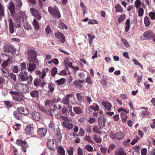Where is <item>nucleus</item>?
Masks as SVG:
<instances>
[{
	"instance_id": "obj_1",
	"label": "nucleus",
	"mask_w": 155,
	"mask_h": 155,
	"mask_svg": "<svg viewBox=\"0 0 155 155\" xmlns=\"http://www.w3.org/2000/svg\"><path fill=\"white\" fill-rule=\"evenodd\" d=\"M49 13L54 18L59 19L61 18V14L58 8L55 6H49L48 8Z\"/></svg>"
},
{
	"instance_id": "obj_2",
	"label": "nucleus",
	"mask_w": 155,
	"mask_h": 155,
	"mask_svg": "<svg viewBox=\"0 0 155 155\" xmlns=\"http://www.w3.org/2000/svg\"><path fill=\"white\" fill-rule=\"evenodd\" d=\"M28 60L30 62L36 63L37 60L36 59V53L33 50H30L28 51L27 54Z\"/></svg>"
},
{
	"instance_id": "obj_3",
	"label": "nucleus",
	"mask_w": 155,
	"mask_h": 155,
	"mask_svg": "<svg viewBox=\"0 0 155 155\" xmlns=\"http://www.w3.org/2000/svg\"><path fill=\"white\" fill-rule=\"evenodd\" d=\"M30 11L31 14L38 20L40 19L41 18V15L40 12L34 8H31Z\"/></svg>"
},
{
	"instance_id": "obj_4",
	"label": "nucleus",
	"mask_w": 155,
	"mask_h": 155,
	"mask_svg": "<svg viewBox=\"0 0 155 155\" xmlns=\"http://www.w3.org/2000/svg\"><path fill=\"white\" fill-rule=\"evenodd\" d=\"M18 80L19 81L23 82L27 81L29 79L28 73L25 72H21L18 75Z\"/></svg>"
},
{
	"instance_id": "obj_5",
	"label": "nucleus",
	"mask_w": 155,
	"mask_h": 155,
	"mask_svg": "<svg viewBox=\"0 0 155 155\" xmlns=\"http://www.w3.org/2000/svg\"><path fill=\"white\" fill-rule=\"evenodd\" d=\"M47 144L48 148L51 150H55L57 149V147L55 145L54 141L53 139H48L47 140Z\"/></svg>"
},
{
	"instance_id": "obj_6",
	"label": "nucleus",
	"mask_w": 155,
	"mask_h": 155,
	"mask_svg": "<svg viewBox=\"0 0 155 155\" xmlns=\"http://www.w3.org/2000/svg\"><path fill=\"white\" fill-rule=\"evenodd\" d=\"M8 8L11 13V15L12 16H13L15 12V9L16 8L14 2H13L12 1H11L9 3Z\"/></svg>"
},
{
	"instance_id": "obj_7",
	"label": "nucleus",
	"mask_w": 155,
	"mask_h": 155,
	"mask_svg": "<svg viewBox=\"0 0 155 155\" xmlns=\"http://www.w3.org/2000/svg\"><path fill=\"white\" fill-rule=\"evenodd\" d=\"M18 19L21 20L22 21H25L26 20V16L24 12L20 11L17 14Z\"/></svg>"
},
{
	"instance_id": "obj_8",
	"label": "nucleus",
	"mask_w": 155,
	"mask_h": 155,
	"mask_svg": "<svg viewBox=\"0 0 155 155\" xmlns=\"http://www.w3.org/2000/svg\"><path fill=\"white\" fill-rule=\"evenodd\" d=\"M4 55L7 56L8 58V59L6 61H4L2 64V67L5 68L12 62V59L13 58L12 57L9 55H8L6 54H5Z\"/></svg>"
},
{
	"instance_id": "obj_9",
	"label": "nucleus",
	"mask_w": 155,
	"mask_h": 155,
	"mask_svg": "<svg viewBox=\"0 0 155 155\" xmlns=\"http://www.w3.org/2000/svg\"><path fill=\"white\" fill-rule=\"evenodd\" d=\"M99 126L100 129H102L105 126V121L104 117L101 115L98 119Z\"/></svg>"
},
{
	"instance_id": "obj_10",
	"label": "nucleus",
	"mask_w": 155,
	"mask_h": 155,
	"mask_svg": "<svg viewBox=\"0 0 155 155\" xmlns=\"http://www.w3.org/2000/svg\"><path fill=\"white\" fill-rule=\"evenodd\" d=\"M56 37L62 43H64L65 41V37L63 34L59 32H57L55 34Z\"/></svg>"
},
{
	"instance_id": "obj_11",
	"label": "nucleus",
	"mask_w": 155,
	"mask_h": 155,
	"mask_svg": "<svg viewBox=\"0 0 155 155\" xmlns=\"http://www.w3.org/2000/svg\"><path fill=\"white\" fill-rule=\"evenodd\" d=\"M9 22V30L10 34L13 33L15 31V28L14 26L13 22L12 19L9 18L8 20Z\"/></svg>"
},
{
	"instance_id": "obj_12",
	"label": "nucleus",
	"mask_w": 155,
	"mask_h": 155,
	"mask_svg": "<svg viewBox=\"0 0 155 155\" xmlns=\"http://www.w3.org/2000/svg\"><path fill=\"white\" fill-rule=\"evenodd\" d=\"M102 103L106 109L108 111H110L112 107L111 104L107 101H103Z\"/></svg>"
},
{
	"instance_id": "obj_13",
	"label": "nucleus",
	"mask_w": 155,
	"mask_h": 155,
	"mask_svg": "<svg viewBox=\"0 0 155 155\" xmlns=\"http://www.w3.org/2000/svg\"><path fill=\"white\" fill-rule=\"evenodd\" d=\"M73 94H71L67 95L65 98L62 100V103L66 105H68L69 104L70 98L72 96Z\"/></svg>"
},
{
	"instance_id": "obj_14",
	"label": "nucleus",
	"mask_w": 155,
	"mask_h": 155,
	"mask_svg": "<svg viewBox=\"0 0 155 155\" xmlns=\"http://www.w3.org/2000/svg\"><path fill=\"white\" fill-rule=\"evenodd\" d=\"M32 117L33 119L37 121L40 120L41 115L40 113L37 111H33L32 113Z\"/></svg>"
},
{
	"instance_id": "obj_15",
	"label": "nucleus",
	"mask_w": 155,
	"mask_h": 155,
	"mask_svg": "<svg viewBox=\"0 0 155 155\" xmlns=\"http://www.w3.org/2000/svg\"><path fill=\"white\" fill-rule=\"evenodd\" d=\"M124 136V133L121 132L119 131L113 135L112 137L113 138L118 140L123 138Z\"/></svg>"
},
{
	"instance_id": "obj_16",
	"label": "nucleus",
	"mask_w": 155,
	"mask_h": 155,
	"mask_svg": "<svg viewBox=\"0 0 155 155\" xmlns=\"http://www.w3.org/2000/svg\"><path fill=\"white\" fill-rule=\"evenodd\" d=\"M153 33L152 31L148 30L144 33L143 36L146 38L150 39L152 38Z\"/></svg>"
},
{
	"instance_id": "obj_17",
	"label": "nucleus",
	"mask_w": 155,
	"mask_h": 155,
	"mask_svg": "<svg viewBox=\"0 0 155 155\" xmlns=\"http://www.w3.org/2000/svg\"><path fill=\"white\" fill-rule=\"evenodd\" d=\"M34 130L33 125L32 124H29L26 126L25 129V131L28 134H30L33 133Z\"/></svg>"
},
{
	"instance_id": "obj_18",
	"label": "nucleus",
	"mask_w": 155,
	"mask_h": 155,
	"mask_svg": "<svg viewBox=\"0 0 155 155\" xmlns=\"http://www.w3.org/2000/svg\"><path fill=\"white\" fill-rule=\"evenodd\" d=\"M17 109L20 112H21L23 115H28L29 114V112L28 109L26 108H24L23 107H18Z\"/></svg>"
},
{
	"instance_id": "obj_19",
	"label": "nucleus",
	"mask_w": 155,
	"mask_h": 155,
	"mask_svg": "<svg viewBox=\"0 0 155 155\" xmlns=\"http://www.w3.org/2000/svg\"><path fill=\"white\" fill-rule=\"evenodd\" d=\"M47 132V129L45 128H39L38 130V134L41 137L44 136Z\"/></svg>"
},
{
	"instance_id": "obj_20",
	"label": "nucleus",
	"mask_w": 155,
	"mask_h": 155,
	"mask_svg": "<svg viewBox=\"0 0 155 155\" xmlns=\"http://www.w3.org/2000/svg\"><path fill=\"white\" fill-rule=\"evenodd\" d=\"M20 92L23 93H26L29 91V87L27 84H22Z\"/></svg>"
},
{
	"instance_id": "obj_21",
	"label": "nucleus",
	"mask_w": 155,
	"mask_h": 155,
	"mask_svg": "<svg viewBox=\"0 0 155 155\" xmlns=\"http://www.w3.org/2000/svg\"><path fill=\"white\" fill-rule=\"evenodd\" d=\"M0 72L3 77L8 78L9 74L7 70L5 68H1L0 69Z\"/></svg>"
},
{
	"instance_id": "obj_22",
	"label": "nucleus",
	"mask_w": 155,
	"mask_h": 155,
	"mask_svg": "<svg viewBox=\"0 0 155 155\" xmlns=\"http://www.w3.org/2000/svg\"><path fill=\"white\" fill-rule=\"evenodd\" d=\"M14 3L17 9L20 8L22 5V2L21 0H14Z\"/></svg>"
},
{
	"instance_id": "obj_23",
	"label": "nucleus",
	"mask_w": 155,
	"mask_h": 155,
	"mask_svg": "<svg viewBox=\"0 0 155 155\" xmlns=\"http://www.w3.org/2000/svg\"><path fill=\"white\" fill-rule=\"evenodd\" d=\"M11 45L7 43H5L3 47V51L5 53H9Z\"/></svg>"
},
{
	"instance_id": "obj_24",
	"label": "nucleus",
	"mask_w": 155,
	"mask_h": 155,
	"mask_svg": "<svg viewBox=\"0 0 155 155\" xmlns=\"http://www.w3.org/2000/svg\"><path fill=\"white\" fill-rule=\"evenodd\" d=\"M16 143L18 145L24 147L25 148L28 147V144L25 141H22L18 140L16 141Z\"/></svg>"
},
{
	"instance_id": "obj_25",
	"label": "nucleus",
	"mask_w": 155,
	"mask_h": 155,
	"mask_svg": "<svg viewBox=\"0 0 155 155\" xmlns=\"http://www.w3.org/2000/svg\"><path fill=\"white\" fill-rule=\"evenodd\" d=\"M115 153L117 155H127V153L124 152L122 148L118 149L115 152Z\"/></svg>"
},
{
	"instance_id": "obj_26",
	"label": "nucleus",
	"mask_w": 155,
	"mask_h": 155,
	"mask_svg": "<svg viewBox=\"0 0 155 155\" xmlns=\"http://www.w3.org/2000/svg\"><path fill=\"white\" fill-rule=\"evenodd\" d=\"M40 91L38 90H34L30 92V95L32 97H36L39 96Z\"/></svg>"
},
{
	"instance_id": "obj_27",
	"label": "nucleus",
	"mask_w": 155,
	"mask_h": 155,
	"mask_svg": "<svg viewBox=\"0 0 155 155\" xmlns=\"http://www.w3.org/2000/svg\"><path fill=\"white\" fill-rule=\"evenodd\" d=\"M49 71V69L48 68H45L42 70V72H41V74L39 75V77L41 79L44 78L46 75V73Z\"/></svg>"
},
{
	"instance_id": "obj_28",
	"label": "nucleus",
	"mask_w": 155,
	"mask_h": 155,
	"mask_svg": "<svg viewBox=\"0 0 155 155\" xmlns=\"http://www.w3.org/2000/svg\"><path fill=\"white\" fill-rule=\"evenodd\" d=\"M34 85L35 87H37L40 86V85L41 86L43 87L44 84H43L42 83H41L40 79L36 78L34 80Z\"/></svg>"
},
{
	"instance_id": "obj_29",
	"label": "nucleus",
	"mask_w": 155,
	"mask_h": 155,
	"mask_svg": "<svg viewBox=\"0 0 155 155\" xmlns=\"http://www.w3.org/2000/svg\"><path fill=\"white\" fill-rule=\"evenodd\" d=\"M115 10L116 12H123V9L119 3H117L115 6Z\"/></svg>"
},
{
	"instance_id": "obj_30",
	"label": "nucleus",
	"mask_w": 155,
	"mask_h": 155,
	"mask_svg": "<svg viewBox=\"0 0 155 155\" xmlns=\"http://www.w3.org/2000/svg\"><path fill=\"white\" fill-rule=\"evenodd\" d=\"M57 133L56 135L55 136V139H56L58 141L60 142L61 139V135L60 133V129L59 128H57Z\"/></svg>"
},
{
	"instance_id": "obj_31",
	"label": "nucleus",
	"mask_w": 155,
	"mask_h": 155,
	"mask_svg": "<svg viewBox=\"0 0 155 155\" xmlns=\"http://www.w3.org/2000/svg\"><path fill=\"white\" fill-rule=\"evenodd\" d=\"M63 125L65 128L68 130H70L73 127V124L71 123H68L66 122L63 121Z\"/></svg>"
},
{
	"instance_id": "obj_32",
	"label": "nucleus",
	"mask_w": 155,
	"mask_h": 155,
	"mask_svg": "<svg viewBox=\"0 0 155 155\" xmlns=\"http://www.w3.org/2000/svg\"><path fill=\"white\" fill-rule=\"evenodd\" d=\"M73 110L74 112L77 114H80L82 113V110L79 107H74Z\"/></svg>"
},
{
	"instance_id": "obj_33",
	"label": "nucleus",
	"mask_w": 155,
	"mask_h": 155,
	"mask_svg": "<svg viewBox=\"0 0 155 155\" xmlns=\"http://www.w3.org/2000/svg\"><path fill=\"white\" fill-rule=\"evenodd\" d=\"M125 30L126 32H128L129 30L130 27V19H127L125 23Z\"/></svg>"
},
{
	"instance_id": "obj_34",
	"label": "nucleus",
	"mask_w": 155,
	"mask_h": 155,
	"mask_svg": "<svg viewBox=\"0 0 155 155\" xmlns=\"http://www.w3.org/2000/svg\"><path fill=\"white\" fill-rule=\"evenodd\" d=\"M71 110V107H65L64 108H62L61 110L62 113L63 114H67V113H68L69 111H70Z\"/></svg>"
},
{
	"instance_id": "obj_35",
	"label": "nucleus",
	"mask_w": 155,
	"mask_h": 155,
	"mask_svg": "<svg viewBox=\"0 0 155 155\" xmlns=\"http://www.w3.org/2000/svg\"><path fill=\"white\" fill-rule=\"evenodd\" d=\"M56 126V124L54 121L51 120L50 121L49 124L48 125L49 128H51L54 130L55 129Z\"/></svg>"
},
{
	"instance_id": "obj_36",
	"label": "nucleus",
	"mask_w": 155,
	"mask_h": 155,
	"mask_svg": "<svg viewBox=\"0 0 155 155\" xmlns=\"http://www.w3.org/2000/svg\"><path fill=\"white\" fill-rule=\"evenodd\" d=\"M33 24L35 30H38L39 29L40 27L38 22L35 19L33 20Z\"/></svg>"
},
{
	"instance_id": "obj_37",
	"label": "nucleus",
	"mask_w": 155,
	"mask_h": 155,
	"mask_svg": "<svg viewBox=\"0 0 155 155\" xmlns=\"http://www.w3.org/2000/svg\"><path fill=\"white\" fill-rule=\"evenodd\" d=\"M36 67L35 64L31 63L29 64L28 71H32L35 70Z\"/></svg>"
},
{
	"instance_id": "obj_38",
	"label": "nucleus",
	"mask_w": 155,
	"mask_h": 155,
	"mask_svg": "<svg viewBox=\"0 0 155 155\" xmlns=\"http://www.w3.org/2000/svg\"><path fill=\"white\" fill-rule=\"evenodd\" d=\"M138 16L139 17H141L143 16L144 14V10L143 8L140 7L138 8Z\"/></svg>"
},
{
	"instance_id": "obj_39",
	"label": "nucleus",
	"mask_w": 155,
	"mask_h": 155,
	"mask_svg": "<svg viewBox=\"0 0 155 155\" xmlns=\"http://www.w3.org/2000/svg\"><path fill=\"white\" fill-rule=\"evenodd\" d=\"M66 80L64 78H61V79L56 81V82L59 85H62L65 82Z\"/></svg>"
},
{
	"instance_id": "obj_40",
	"label": "nucleus",
	"mask_w": 155,
	"mask_h": 155,
	"mask_svg": "<svg viewBox=\"0 0 155 155\" xmlns=\"http://www.w3.org/2000/svg\"><path fill=\"white\" fill-rule=\"evenodd\" d=\"M21 21H22L21 20L16 18L15 23V26L17 28L21 27Z\"/></svg>"
},
{
	"instance_id": "obj_41",
	"label": "nucleus",
	"mask_w": 155,
	"mask_h": 155,
	"mask_svg": "<svg viewBox=\"0 0 155 155\" xmlns=\"http://www.w3.org/2000/svg\"><path fill=\"white\" fill-rule=\"evenodd\" d=\"M54 84L51 82L49 83L48 85V88L49 89V91L51 92L53 91L54 90Z\"/></svg>"
},
{
	"instance_id": "obj_42",
	"label": "nucleus",
	"mask_w": 155,
	"mask_h": 155,
	"mask_svg": "<svg viewBox=\"0 0 155 155\" xmlns=\"http://www.w3.org/2000/svg\"><path fill=\"white\" fill-rule=\"evenodd\" d=\"M90 107L92 110H93L94 111L98 110L99 109L98 105L95 103H94L91 106H90Z\"/></svg>"
},
{
	"instance_id": "obj_43",
	"label": "nucleus",
	"mask_w": 155,
	"mask_h": 155,
	"mask_svg": "<svg viewBox=\"0 0 155 155\" xmlns=\"http://www.w3.org/2000/svg\"><path fill=\"white\" fill-rule=\"evenodd\" d=\"M84 149L89 152H92L93 150V147L89 144L86 145L84 147Z\"/></svg>"
},
{
	"instance_id": "obj_44",
	"label": "nucleus",
	"mask_w": 155,
	"mask_h": 155,
	"mask_svg": "<svg viewBox=\"0 0 155 155\" xmlns=\"http://www.w3.org/2000/svg\"><path fill=\"white\" fill-rule=\"evenodd\" d=\"M58 151L59 153V155H65V151L62 146L59 147Z\"/></svg>"
},
{
	"instance_id": "obj_45",
	"label": "nucleus",
	"mask_w": 155,
	"mask_h": 155,
	"mask_svg": "<svg viewBox=\"0 0 155 155\" xmlns=\"http://www.w3.org/2000/svg\"><path fill=\"white\" fill-rule=\"evenodd\" d=\"M13 99L14 100L19 102L21 101L22 99L21 97L19 95V93L16 96H13Z\"/></svg>"
},
{
	"instance_id": "obj_46",
	"label": "nucleus",
	"mask_w": 155,
	"mask_h": 155,
	"mask_svg": "<svg viewBox=\"0 0 155 155\" xmlns=\"http://www.w3.org/2000/svg\"><path fill=\"white\" fill-rule=\"evenodd\" d=\"M73 84L76 87H79L81 88L82 87V85L80 82L78 80L75 81L73 82Z\"/></svg>"
},
{
	"instance_id": "obj_47",
	"label": "nucleus",
	"mask_w": 155,
	"mask_h": 155,
	"mask_svg": "<svg viewBox=\"0 0 155 155\" xmlns=\"http://www.w3.org/2000/svg\"><path fill=\"white\" fill-rule=\"evenodd\" d=\"M150 19L147 16H145L144 18V22L145 25L148 27L149 26L150 24V22L149 21Z\"/></svg>"
},
{
	"instance_id": "obj_48",
	"label": "nucleus",
	"mask_w": 155,
	"mask_h": 155,
	"mask_svg": "<svg viewBox=\"0 0 155 155\" xmlns=\"http://www.w3.org/2000/svg\"><path fill=\"white\" fill-rule=\"evenodd\" d=\"M94 139L95 141L97 143H100L101 142V139L100 137L96 135H94Z\"/></svg>"
},
{
	"instance_id": "obj_49",
	"label": "nucleus",
	"mask_w": 155,
	"mask_h": 155,
	"mask_svg": "<svg viewBox=\"0 0 155 155\" xmlns=\"http://www.w3.org/2000/svg\"><path fill=\"white\" fill-rule=\"evenodd\" d=\"M22 84L20 83H18L15 85V89L20 92Z\"/></svg>"
},
{
	"instance_id": "obj_50",
	"label": "nucleus",
	"mask_w": 155,
	"mask_h": 155,
	"mask_svg": "<svg viewBox=\"0 0 155 155\" xmlns=\"http://www.w3.org/2000/svg\"><path fill=\"white\" fill-rule=\"evenodd\" d=\"M132 61L135 64L139 66L142 69H143L142 65L137 60H136V59L134 58L133 59Z\"/></svg>"
},
{
	"instance_id": "obj_51",
	"label": "nucleus",
	"mask_w": 155,
	"mask_h": 155,
	"mask_svg": "<svg viewBox=\"0 0 155 155\" xmlns=\"http://www.w3.org/2000/svg\"><path fill=\"white\" fill-rule=\"evenodd\" d=\"M140 0H136L134 2L135 6L137 8H138L139 6L142 4Z\"/></svg>"
},
{
	"instance_id": "obj_52",
	"label": "nucleus",
	"mask_w": 155,
	"mask_h": 155,
	"mask_svg": "<svg viewBox=\"0 0 155 155\" xmlns=\"http://www.w3.org/2000/svg\"><path fill=\"white\" fill-rule=\"evenodd\" d=\"M76 96L78 100L81 102L83 101V97L80 93H77L76 94Z\"/></svg>"
},
{
	"instance_id": "obj_53",
	"label": "nucleus",
	"mask_w": 155,
	"mask_h": 155,
	"mask_svg": "<svg viewBox=\"0 0 155 155\" xmlns=\"http://www.w3.org/2000/svg\"><path fill=\"white\" fill-rule=\"evenodd\" d=\"M58 26L61 29H67L68 28L67 26L62 22H60Z\"/></svg>"
},
{
	"instance_id": "obj_54",
	"label": "nucleus",
	"mask_w": 155,
	"mask_h": 155,
	"mask_svg": "<svg viewBox=\"0 0 155 155\" xmlns=\"http://www.w3.org/2000/svg\"><path fill=\"white\" fill-rule=\"evenodd\" d=\"M149 4V2L148 0H143L142 2V6L145 8L147 5H148Z\"/></svg>"
},
{
	"instance_id": "obj_55",
	"label": "nucleus",
	"mask_w": 155,
	"mask_h": 155,
	"mask_svg": "<svg viewBox=\"0 0 155 155\" xmlns=\"http://www.w3.org/2000/svg\"><path fill=\"white\" fill-rule=\"evenodd\" d=\"M57 68L55 67L53 68L51 71V75L54 77L57 73Z\"/></svg>"
},
{
	"instance_id": "obj_56",
	"label": "nucleus",
	"mask_w": 155,
	"mask_h": 155,
	"mask_svg": "<svg viewBox=\"0 0 155 155\" xmlns=\"http://www.w3.org/2000/svg\"><path fill=\"white\" fill-rule=\"evenodd\" d=\"M126 15H125L122 14L120 15L118 19V21L119 22H121L124 20L125 18Z\"/></svg>"
},
{
	"instance_id": "obj_57",
	"label": "nucleus",
	"mask_w": 155,
	"mask_h": 155,
	"mask_svg": "<svg viewBox=\"0 0 155 155\" xmlns=\"http://www.w3.org/2000/svg\"><path fill=\"white\" fill-rule=\"evenodd\" d=\"M121 41L126 47H129V44L125 39L124 38H122L121 39Z\"/></svg>"
},
{
	"instance_id": "obj_58",
	"label": "nucleus",
	"mask_w": 155,
	"mask_h": 155,
	"mask_svg": "<svg viewBox=\"0 0 155 155\" xmlns=\"http://www.w3.org/2000/svg\"><path fill=\"white\" fill-rule=\"evenodd\" d=\"M24 26L26 30H29L31 28V26L28 23H25L24 25Z\"/></svg>"
},
{
	"instance_id": "obj_59",
	"label": "nucleus",
	"mask_w": 155,
	"mask_h": 155,
	"mask_svg": "<svg viewBox=\"0 0 155 155\" xmlns=\"http://www.w3.org/2000/svg\"><path fill=\"white\" fill-rule=\"evenodd\" d=\"M16 50L14 47L11 46V47L10 49L9 53H10L13 55H14L16 53Z\"/></svg>"
},
{
	"instance_id": "obj_60",
	"label": "nucleus",
	"mask_w": 155,
	"mask_h": 155,
	"mask_svg": "<svg viewBox=\"0 0 155 155\" xmlns=\"http://www.w3.org/2000/svg\"><path fill=\"white\" fill-rule=\"evenodd\" d=\"M52 101L51 100H47L45 102V105L47 107H50Z\"/></svg>"
},
{
	"instance_id": "obj_61",
	"label": "nucleus",
	"mask_w": 155,
	"mask_h": 155,
	"mask_svg": "<svg viewBox=\"0 0 155 155\" xmlns=\"http://www.w3.org/2000/svg\"><path fill=\"white\" fill-rule=\"evenodd\" d=\"M85 140L90 143H94L93 141L91 140V137L89 136H85Z\"/></svg>"
},
{
	"instance_id": "obj_62",
	"label": "nucleus",
	"mask_w": 155,
	"mask_h": 155,
	"mask_svg": "<svg viewBox=\"0 0 155 155\" xmlns=\"http://www.w3.org/2000/svg\"><path fill=\"white\" fill-rule=\"evenodd\" d=\"M4 16V11L3 7L0 3V16L2 17Z\"/></svg>"
},
{
	"instance_id": "obj_63",
	"label": "nucleus",
	"mask_w": 155,
	"mask_h": 155,
	"mask_svg": "<svg viewBox=\"0 0 155 155\" xmlns=\"http://www.w3.org/2000/svg\"><path fill=\"white\" fill-rule=\"evenodd\" d=\"M45 32L46 34H48L51 32V30L49 25L47 26L46 28L45 29Z\"/></svg>"
},
{
	"instance_id": "obj_64",
	"label": "nucleus",
	"mask_w": 155,
	"mask_h": 155,
	"mask_svg": "<svg viewBox=\"0 0 155 155\" xmlns=\"http://www.w3.org/2000/svg\"><path fill=\"white\" fill-rule=\"evenodd\" d=\"M93 130L94 132L97 134H99L101 133L98 128L97 126L93 127Z\"/></svg>"
}]
</instances>
